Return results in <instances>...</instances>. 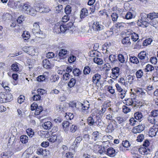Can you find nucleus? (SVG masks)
Listing matches in <instances>:
<instances>
[{"instance_id": "1", "label": "nucleus", "mask_w": 158, "mask_h": 158, "mask_svg": "<svg viewBox=\"0 0 158 158\" xmlns=\"http://www.w3.org/2000/svg\"><path fill=\"white\" fill-rule=\"evenodd\" d=\"M140 19L137 22L139 26L147 27L149 24L154 27L157 23L155 19L158 18V13L153 12L148 14L143 13L140 14Z\"/></svg>"}, {"instance_id": "2", "label": "nucleus", "mask_w": 158, "mask_h": 158, "mask_svg": "<svg viewBox=\"0 0 158 158\" xmlns=\"http://www.w3.org/2000/svg\"><path fill=\"white\" fill-rule=\"evenodd\" d=\"M12 100V96L9 93H0V102L6 103L10 102Z\"/></svg>"}, {"instance_id": "3", "label": "nucleus", "mask_w": 158, "mask_h": 158, "mask_svg": "<svg viewBox=\"0 0 158 158\" xmlns=\"http://www.w3.org/2000/svg\"><path fill=\"white\" fill-rule=\"evenodd\" d=\"M92 28L94 31L96 32H99L102 31L104 29V26L101 24L100 22H94L92 26Z\"/></svg>"}, {"instance_id": "4", "label": "nucleus", "mask_w": 158, "mask_h": 158, "mask_svg": "<svg viewBox=\"0 0 158 158\" xmlns=\"http://www.w3.org/2000/svg\"><path fill=\"white\" fill-rule=\"evenodd\" d=\"M146 52L145 51H142L139 53L138 56L139 59V61L141 64H143L146 62L148 59V57L146 56Z\"/></svg>"}, {"instance_id": "5", "label": "nucleus", "mask_w": 158, "mask_h": 158, "mask_svg": "<svg viewBox=\"0 0 158 158\" xmlns=\"http://www.w3.org/2000/svg\"><path fill=\"white\" fill-rule=\"evenodd\" d=\"M92 137L91 140L94 141H98L102 138V135L99 131H94L92 134Z\"/></svg>"}, {"instance_id": "6", "label": "nucleus", "mask_w": 158, "mask_h": 158, "mask_svg": "<svg viewBox=\"0 0 158 158\" xmlns=\"http://www.w3.org/2000/svg\"><path fill=\"white\" fill-rule=\"evenodd\" d=\"M39 23H35L33 24V28L32 29V32L34 34L42 35L43 32L40 31Z\"/></svg>"}, {"instance_id": "7", "label": "nucleus", "mask_w": 158, "mask_h": 158, "mask_svg": "<svg viewBox=\"0 0 158 158\" xmlns=\"http://www.w3.org/2000/svg\"><path fill=\"white\" fill-rule=\"evenodd\" d=\"M117 127L116 122L112 121L107 126L106 128V131L108 133H112Z\"/></svg>"}, {"instance_id": "8", "label": "nucleus", "mask_w": 158, "mask_h": 158, "mask_svg": "<svg viewBox=\"0 0 158 158\" xmlns=\"http://www.w3.org/2000/svg\"><path fill=\"white\" fill-rule=\"evenodd\" d=\"M158 132V125L154 124L150 129L149 131V136L151 137L155 136Z\"/></svg>"}, {"instance_id": "9", "label": "nucleus", "mask_w": 158, "mask_h": 158, "mask_svg": "<svg viewBox=\"0 0 158 158\" xmlns=\"http://www.w3.org/2000/svg\"><path fill=\"white\" fill-rule=\"evenodd\" d=\"M69 51L66 49L62 48L59 50L58 56L60 58L64 59L67 57V55L69 54Z\"/></svg>"}, {"instance_id": "10", "label": "nucleus", "mask_w": 158, "mask_h": 158, "mask_svg": "<svg viewBox=\"0 0 158 158\" xmlns=\"http://www.w3.org/2000/svg\"><path fill=\"white\" fill-rule=\"evenodd\" d=\"M135 17V14L132 10H130L127 12L123 16V18L127 20L134 18Z\"/></svg>"}, {"instance_id": "11", "label": "nucleus", "mask_w": 158, "mask_h": 158, "mask_svg": "<svg viewBox=\"0 0 158 158\" xmlns=\"http://www.w3.org/2000/svg\"><path fill=\"white\" fill-rule=\"evenodd\" d=\"M49 140L52 142H57L60 143L61 141V137L60 135H53L50 137Z\"/></svg>"}, {"instance_id": "12", "label": "nucleus", "mask_w": 158, "mask_h": 158, "mask_svg": "<svg viewBox=\"0 0 158 158\" xmlns=\"http://www.w3.org/2000/svg\"><path fill=\"white\" fill-rule=\"evenodd\" d=\"M50 60L47 59H45L43 60V66L46 69H49L52 67V65Z\"/></svg>"}, {"instance_id": "13", "label": "nucleus", "mask_w": 158, "mask_h": 158, "mask_svg": "<svg viewBox=\"0 0 158 158\" xmlns=\"http://www.w3.org/2000/svg\"><path fill=\"white\" fill-rule=\"evenodd\" d=\"M24 145L21 143L19 141H15L14 149L15 151L18 152L22 150L24 148Z\"/></svg>"}, {"instance_id": "14", "label": "nucleus", "mask_w": 158, "mask_h": 158, "mask_svg": "<svg viewBox=\"0 0 158 158\" xmlns=\"http://www.w3.org/2000/svg\"><path fill=\"white\" fill-rule=\"evenodd\" d=\"M135 92L136 93L135 94H137L139 97L141 98H144L146 95V91L142 88H138L136 89Z\"/></svg>"}, {"instance_id": "15", "label": "nucleus", "mask_w": 158, "mask_h": 158, "mask_svg": "<svg viewBox=\"0 0 158 158\" xmlns=\"http://www.w3.org/2000/svg\"><path fill=\"white\" fill-rule=\"evenodd\" d=\"M144 130V126L139 125L134 127L132 129V132L134 133H140Z\"/></svg>"}, {"instance_id": "16", "label": "nucleus", "mask_w": 158, "mask_h": 158, "mask_svg": "<svg viewBox=\"0 0 158 158\" xmlns=\"http://www.w3.org/2000/svg\"><path fill=\"white\" fill-rule=\"evenodd\" d=\"M77 104L81 107V112L83 114L84 113L87 114L88 113V111H85V110H88L89 108V104H88L87 106L85 105V102H84V104H82L80 102H77Z\"/></svg>"}, {"instance_id": "17", "label": "nucleus", "mask_w": 158, "mask_h": 158, "mask_svg": "<svg viewBox=\"0 0 158 158\" xmlns=\"http://www.w3.org/2000/svg\"><path fill=\"white\" fill-rule=\"evenodd\" d=\"M112 73V75L113 78V79L117 78L119 76V69L118 67H115L112 68L111 69Z\"/></svg>"}, {"instance_id": "18", "label": "nucleus", "mask_w": 158, "mask_h": 158, "mask_svg": "<svg viewBox=\"0 0 158 158\" xmlns=\"http://www.w3.org/2000/svg\"><path fill=\"white\" fill-rule=\"evenodd\" d=\"M23 50L28 54H32L35 52V50L33 46L25 47L23 48Z\"/></svg>"}, {"instance_id": "19", "label": "nucleus", "mask_w": 158, "mask_h": 158, "mask_svg": "<svg viewBox=\"0 0 158 158\" xmlns=\"http://www.w3.org/2000/svg\"><path fill=\"white\" fill-rule=\"evenodd\" d=\"M82 140V137L81 136H79L77 137L74 141L73 142L72 146L74 147V148H77L79 146L80 143Z\"/></svg>"}, {"instance_id": "20", "label": "nucleus", "mask_w": 158, "mask_h": 158, "mask_svg": "<svg viewBox=\"0 0 158 158\" xmlns=\"http://www.w3.org/2000/svg\"><path fill=\"white\" fill-rule=\"evenodd\" d=\"M88 15V10L86 8H82L81 11L80 17L81 19L84 18Z\"/></svg>"}, {"instance_id": "21", "label": "nucleus", "mask_w": 158, "mask_h": 158, "mask_svg": "<svg viewBox=\"0 0 158 158\" xmlns=\"http://www.w3.org/2000/svg\"><path fill=\"white\" fill-rule=\"evenodd\" d=\"M101 76L98 73L95 74L92 77V81L94 83L97 84L100 82Z\"/></svg>"}, {"instance_id": "22", "label": "nucleus", "mask_w": 158, "mask_h": 158, "mask_svg": "<svg viewBox=\"0 0 158 158\" xmlns=\"http://www.w3.org/2000/svg\"><path fill=\"white\" fill-rule=\"evenodd\" d=\"M139 152L143 155H147L149 153L150 150L145 147H142L139 149Z\"/></svg>"}, {"instance_id": "23", "label": "nucleus", "mask_w": 158, "mask_h": 158, "mask_svg": "<svg viewBox=\"0 0 158 158\" xmlns=\"http://www.w3.org/2000/svg\"><path fill=\"white\" fill-rule=\"evenodd\" d=\"M115 150L112 147L108 148V150L107 151L106 154L110 156H114L115 155Z\"/></svg>"}, {"instance_id": "24", "label": "nucleus", "mask_w": 158, "mask_h": 158, "mask_svg": "<svg viewBox=\"0 0 158 158\" xmlns=\"http://www.w3.org/2000/svg\"><path fill=\"white\" fill-rule=\"evenodd\" d=\"M36 106H35V107H33V108H31V110H33L36 109L34 114L36 115H39L41 112L43 110V108L42 106H38L36 107Z\"/></svg>"}, {"instance_id": "25", "label": "nucleus", "mask_w": 158, "mask_h": 158, "mask_svg": "<svg viewBox=\"0 0 158 158\" xmlns=\"http://www.w3.org/2000/svg\"><path fill=\"white\" fill-rule=\"evenodd\" d=\"M52 126V123L49 121H47L42 124L43 128L46 130L50 129Z\"/></svg>"}, {"instance_id": "26", "label": "nucleus", "mask_w": 158, "mask_h": 158, "mask_svg": "<svg viewBox=\"0 0 158 158\" xmlns=\"http://www.w3.org/2000/svg\"><path fill=\"white\" fill-rule=\"evenodd\" d=\"M147 120L148 121L152 124H156L155 123L157 121V120L158 119L155 117L151 116V114H150L147 118Z\"/></svg>"}, {"instance_id": "27", "label": "nucleus", "mask_w": 158, "mask_h": 158, "mask_svg": "<svg viewBox=\"0 0 158 158\" xmlns=\"http://www.w3.org/2000/svg\"><path fill=\"white\" fill-rule=\"evenodd\" d=\"M134 99L132 98H126L124 101L123 103L127 106H131L134 103Z\"/></svg>"}, {"instance_id": "28", "label": "nucleus", "mask_w": 158, "mask_h": 158, "mask_svg": "<svg viewBox=\"0 0 158 158\" xmlns=\"http://www.w3.org/2000/svg\"><path fill=\"white\" fill-rule=\"evenodd\" d=\"M106 107H105L104 106H102L100 110H99L98 113L97 114V116H100L99 117H101L103 115L104 113L106 111Z\"/></svg>"}, {"instance_id": "29", "label": "nucleus", "mask_w": 158, "mask_h": 158, "mask_svg": "<svg viewBox=\"0 0 158 158\" xmlns=\"http://www.w3.org/2000/svg\"><path fill=\"white\" fill-rule=\"evenodd\" d=\"M122 42L123 44L126 45H129L131 44L130 38L128 36L124 38L122 40Z\"/></svg>"}, {"instance_id": "30", "label": "nucleus", "mask_w": 158, "mask_h": 158, "mask_svg": "<svg viewBox=\"0 0 158 158\" xmlns=\"http://www.w3.org/2000/svg\"><path fill=\"white\" fill-rule=\"evenodd\" d=\"M76 82V80L74 78L70 79L68 84V86L70 88H72L75 85Z\"/></svg>"}, {"instance_id": "31", "label": "nucleus", "mask_w": 158, "mask_h": 158, "mask_svg": "<svg viewBox=\"0 0 158 158\" xmlns=\"http://www.w3.org/2000/svg\"><path fill=\"white\" fill-rule=\"evenodd\" d=\"M129 60L131 63L136 64H138L139 62L138 59L135 56H130Z\"/></svg>"}, {"instance_id": "32", "label": "nucleus", "mask_w": 158, "mask_h": 158, "mask_svg": "<svg viewBox=\"0 0 158 158\" xmlns=\"http://www.w3.org/2000/svg\"><path fill=\"white\" fill-rule=\"evenodd\" d=\"M154 69L153 66L150 64H148L144 68V70L146 72H152Z\"/></svg>"}, {"instance_id": "33", "label": "nucleus", "mask_w": 158, "mask_h": 158, "mask_svg": "<svg viewBox=\"0 0 158 158\" xmlns=\"http://www.w3.org/2000/svg\"><path fill=\"white\" fill-rule=\"evenodd\" d=\"M87 120V123L90 126L93 125L95 122V120L93 118L90 116L88 117Z\"/></svg>"}, {"instance_id": "34", "label": "nucleus", "mask_w": 158, "mask_h": 158, "mask_svg": "<svg viewBox=\"0 0 158 158\" xmlns=\"http://www.w3.org/2000/svg\"><path fill=\"white\" fill-rule=\"evenodd\" d=\"M36 10L31 7H30L28 10L27 12V14H29L32 16L36 15Z\"/></svg>"}, {"instance_id": "35", "label": "nucleus", "mask_w": 158, "mask_h": 158, "mask_svg": "<svg viewBox=\"0 0 158 158\" xmlns=\"http://www.w3.org/2000/svg\"><path fill=\"white\" fill-rule=\"evenodd\" d=\"M135 77L134 75H129L127 77V79L130 84H132L135 81Z\"/></svg>"}, {"instance_id": "36", "label": "nucleus", "mask_w": 158, "mask_h": 158, "mask_svg": "<svg viewBox=\"0 0 158 158\" xmlns=\"http://www.w3.org/2000/svg\"><path fill=\"white\" fill-rule=\"evenodd\" d=\"M134 117L136 120H140L143 117V115L141 112H137L134 114Z\"/></svg>"}, {"instance_id": "37", "label": "nucleus", "mask_w": 158, "mask_h": 158, "mask_svg": "<svg viewBox=\"0 0 158 158\" xmlns=\"http://www.w3.org/2000/svg\"><path fill=\"white\" fill-rule=\"evenodd\" d=\"M19 65L20 64L17 63L13 64L11 66L12 70L14 71H18L19 69Z\"/></svg>"}, {"instance_id": "38", "label": "nucleus", "mask_w": 158, "mask_h": 158, "mask_svg": "<svg viewBox=\"0 0 158 158\" xmlns=\"http://www.w3.org/2000/svg\"><path fill=\"white\" fill-rule=\"evenodd\" d=\"M20 139L21 143H26L28 141V138L26 135H23L20 136Z\"/></svg>"}, {"instance_id": "39", "label": "nucleus", "mask_w": 158, "mask_h": 158, "mask_svg": "<svg viewBox=\"0 0 158 158\" xmlns=\"http://www.w3.org/2000/svg\"><path fill=\"white\" fill-rule=\"evenodd\" d=\"M109 60L112 63H114L117 61L116 58V56L115 55H110L109 56Z\"/></svg>"}, {"instance_id": "40", "label": "nucleus", "mask_w": 158, "mask_h": 158, "mask_svg": "<svg viewBox=\"0 0 158 158\" xmlns=\"http://www.w3.org/2000/svg\"><path fill=\"white\" fill-rule=\"evenodd\" d=\"M22 6V10L25 11L27 13V12L29 8L31 7L27 3H24Z\"/></svg>"}, {"instance_id": "41", "label": "nucleus", "mask_w": 158, "mask_h": 158, "mask_svg": "<svg viewBox=\"0 0 158 158\" xmlns=\"http://www.w3.org/2000/svg\"><path fill=\"white\" fill-rule=\"evenodd\" d=\"M91 68L88 65L85 66L83 70V73L85 75L88 74L90 72Z\"/></svg>"}, {"instance_id": "42", "label": "nucleus", "mask_w": 158, "mask_h": 158, "mask_svg": "<svg viewBox=\"0 0 158 158\" xmlns=\"http://www.w3.org/2000/svg\"><path fill=\"white\" fill-rule=\"evenodd\" d=\"M58 30L60 29V31L62 32H64L67 29V27L66 25L62 24L60 25L59 26V27H57ZM59 31V30L58 31Z\"/></svg>"}, {"instance_id": "43", "label": "nucleus", "mask_w": 158, "mask_h": 158, "mask_svg": "<svg viewBox=\"0 0 158 158\" xmlns=\"http://www.w3.org/2000/svg\"><path fill=\"white\" fill-rule=\"evenodd\" d=\"M81 70L77 68L74 69L73 71L74 75L76 76H79L81 74Z\"/></svg>"}, {"instance_id": "44", "label": "nucleus", "mask_w": 158, "mask_h": 158, "mask_svg": "<svg viewBox=\"0 0 158 158\" xmlns=\"http://www.w3.org/2000/svg\"><path fill=\"white\" fill-rule=\"evenodd\" d=\"M46 150H44L42 148H39L37 151V154L38 155H44V156L46 155Z\"/></svg>"}, {"instance_id": "45", "label": "nucleus", "mask_w": 158, "mask_h": 158, "mask_svg": "<svg viewBox=\"0 0 158 158\" xmlns=\"http://www.w3.org/2000/svg\"><path fill=\"white\" fill-rule=\"evenodd\" d=\"M137 78H140L143 75V72L142 69H140L138 70L135 73Z\"/></svg>"}, {"instance_id": "46", "label": "nucleus", "mask_w": 158, "mask_h": 158, "mask_svg": "<svg viewBox=\"0 0 158 158\" xmlns=\"http://www.w3.org/2000/svg\"><path fill=\"white\" fill-rule=\"evenodd\" d=\"M65 114V117L67 120H71L74 118V115L72 113H66Z\"/></svg>"}, {"instance_id": "47", "label": "nucleus", "mask_w": 158, "mask_h": 158, "mask_svg": "<svg viewBox=\"0 0 158 158\" xmlns=\"http://www.w3.org/2000/svg\"><path fill=\"white\" fill-rule=\"evenodd\" d=\"M151 116H152L154 117H155L158 119V110H152L150 112Z\"/></svg>"}, {"instance_id": "48", "label": "nucleus", "mask_w": 158, "mask_h": 158, "mask_svg": "<svg viewBox=\"0 0 158 158\" xmlns=\"http://www.w3.org/2000/svg\"><path fill=\"white\" fill-rule=\"evenodd\" d=\"M94 62L99 65L102 64L103 63V61L102 59L98 57H95L94 58Z\"/></svg>"}, {"instance_id": "49", "label": "nucleus", "mask_w": 158, "mask_h": 158, "mask_svg": "<svg viewBox=\"0 0 158 158\" xmlns=\"http://www.w3.org/2000/svg\"><path fill=\"white\" fill-rule=\"evenodd\" d=\"M111 17L112 21L113 22L117 21L118 18V14L116 13H113L111 15Z\"/></svg>"}, {"instance_id": "50", "label": "nucleus", "mask_w": 158, "mask_h": 158, "mask_svg": "<svg viewBox=\"0 0 158 158\" xmlns=\"http://www.w3.org/2000/svg\"><path fill=\"white\" fill-rule=\"evenodd\" d=\"M12 15L8 13H6L3 16V18L5 20H10L12 19Z\"/></svg>"}, {"instance_id": "51", "label": "nucleus", "mask_w": 158, "mask_h": 158, "mask_svg": "<svg viewBox=\"0 0 158 158\" xmlns=\"http://www.w3.org/2000/svg\"><path fill=\"white\" fill-rule=\"evenodd\" d=\"M64 11L67 15H69L71 12V8L70 6L67 5L65 8Z\"/></svg>"}, {"instance_id": "52", "label": "nucleus", "mask_w": 158, "mask_h": 158, "mask_svg": "<svg viewBox=\"0 0 158 158\" xmlns=\"http://www.w3.org/2000/svg\"><path fill=\"white\" fill-rule=\"evenodd\" d=\"M108 150V148L107 146H103V148H102L101 150H99V152L100 154L104 153V154H106L107 151Z\"/></svg>"}, {"instance_id": "53", "label": "nucleus", "mask_w": 158, "mask_h": 158, "mask_svg": "<svg viewBox=\"0 0 158 158\" xmlns=\"http://www.w3.org/2000/svg\"><path fill=\"white\" fill-rule=\"evenodd\" d=\"M152 40L151 38L146 39L144 41L143 43V46H147L148 45L152 43Z\"/></svg>"}, {"instance_id": "54", "label": "nucleus", "mask_w": 158, "mask_h": 158, "mask_svg": "<svg viewBox=\"0 0 158 158\" xmlns=\"http://www.w3.org/2000/svg\"><path fill=\"white\" fill-rule=\"evenodd\" d=\"M77 126L75 124H72L70 127V131L71 132H75L77 129Z\"/></svg>"}, {"instance_id": "55", "label": "nucleus", "mask_w": 158, "mask_h": 158, "mask_svg": "<svg viewBox=\"0 0 158 158\" xmlns=\"http://www.w3.org/2000/svg\"><path fill=\"white\" fill-rule=\"evenodd\" d=\"M116 119L119 124L122 123L123 122L125 121L126 120L125 118L120 116L117 117L116 118Z\"/></svg>"}, {"instance_id": "56", "label": "nucleus", "mask_w": 158, "mask_h": 158, "mask_svg": "<svg viewBox=\"0 0 158 158\" xmlns=\"http://www.w3.org/2000/svg\"><path fill=\"white\" fill-rule=\"evenodd\" d=\"M131 39L133 41L135 42L139 39L138 35L135 33L132 34L131 35Z\"/></svg>"}, {"instance_id": "57", "label": "nucleus", "mask_w": 158, "mask_h": 158, "mask_svg": "<svg viewBox=\"0 0 158 158\" xmlns=\"http://www.w3.org/2000/svg\"><path fill=\"white\" fill-rule=\"evenodd\" d=\"M45 77L44 75H40L37 78V80L39 82H43L45 80Z\"/></svg>"}, {"instance_id": "58", "label": "nucleus", "mask_w": 158, "mask_h": 158, "mask_svg": "<svg viewBox=\"0 0 158 158\" xmlns=\"http://www.w3.org/2000/svg\"><path fill=\"white\" fill-rule=\"evenodd\" d=\"M123 24L122 23H118L115 24L114 26L115 28L116 31L118 29H120L121 27H123V26L122 25Z\"/></svg>"}, {"instance_id": "59", "label": "nucleus", "mask_w": 158, "mask_h": 158, "mask_svg": "<svg viewBox=\"0 0 158 158\" xmlns=\"http://www.w3.org/2000/svg\"><path fill=\"white\" fill-rule=\"evenodd\" d=\"M122 144L124 147L126 148H128L131 146L129 142L127 140L123 141L122 142Z\"/></svg>"}, {"instance_id": "60", "label": "nucleus", "mask_w": 158, "mask_h": 158, "mask_svg": "<svg viewBox=\"0 0 158 158\" xmlns=\"http://www.w3.org/2000/svg\"><path fill=\"white\" fill-rule=\"evenodd\" d=\"M131 109L130 108L126 106H123V111L125 114H127L131 111Z\"/></svg>"}, {"instance_id": "61", "label": "nucleus", "mask_w": 158, "mask_h": 158, "mask_svg": "<svg viewBox=\"0 0 158 158\" xmlns=\"http://www.w3.org/2000/svg\"><path fill=\"white\" fill-rule=\"evenodd\" d=\"M118 60L121 63H123L125 61V59L124 56L121 54H119L118 56Z\"/></svg>"}, {"instance_id": "62", "label": "nucleus", "mask_w": 158, "mask_h": 158, "mask_svg": "<svg viewBox=\"0 0 158 158\" xmlns=\"http://www.w3.org/2000/svg\"><path fill=\"white\" fill-rule=\"evenodd\" d=\"M1 156L2 158H10V154L6 152L2 153Z\"/></svg>"}, {"instance_id": "63", "label": "nucleus", "mask_w": 158, "mask_h": 158, "mask_svg": "<svg viewBox=\"0 0 158 158\" xmlns=\"http://www.w3.org/2000/svg\"><path fill=\"white\" fill-rule=\"evenodd\" d=\"M83 138L85 141H86L87 142H91V141H90V140H91V139H90V136L88 134H84L83 136Z\"/></svg>"}, {"instance_id": "64", "label": "nucleus", "mask_w": 158, "mask_h": 158, "mask_svg": "<svg viewBox=\"0 0 158 158\" xmlns=\"http://www.w3.org/2000/svg\"><path fill=\"white\" fill-rule=\"evenodd\" d=\"M76 60V57L72 55L68 58V60L69 63H72L74 62Z\"/></svg>"}]
</instances>
